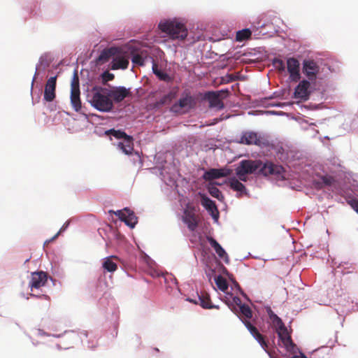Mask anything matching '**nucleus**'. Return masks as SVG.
Here are the masks:
<instances>
[{"label":"nucleus","mask_w":358,"mask_h":358,"mask_svg":"<svg viewBox=\"0 0 358 358\" xmlns=\"http://www.w3.org/2000/svg\"><path fill=\"white\" fill-rule=\"evenodd\" d=\"M129 66V59L124 57L115 56L111 62V69H126Z\"/></svg>","instance_id":"4be33fe9"},{"label":"nucleus","mask_w":358,"mask_h":358,"mask_svg":"<svg viewBox=\"0 0 358 358\" xmlns=\"http://www.w3.org/2000/svg\"><path fill=\"white\" fill-rule=\"evenodd\" d=\"M229 187L233 190L236 191L238 192H241V193H243L246 190L245 185L235 178H231L230 180Z\"/></svg>","instance_id":"cd10ccee"},{"label":"nucleus","mask_w":358,"mask_h":358,"mask_svg":"<svg viewBox=\"0 0 358 358\" xmlns=\"http://www.w3.org/2000/svg\"><path fill=\"white\" fill-rule=\"evenodd\" d=\"M287 69L292 81L296 82L300 79V64L296 58L290 57L287 59Z\"/></svg>","instance_id":"1a4fd4ad"},{"label":"nucleus","mask_w":358,"mask_h":358,"mask_svg":"<svg viewBox=\"0 0 358 358\" xmlns=\"http://www.w3.org/2000/svg\"><path fill=\"white\" fill-rule=\"evenodd\" d=\"M303 72L309 79H314L319 72V66L313 60H304Z\"/></svg>","instance_id":"dca6fc26"},{"label":"nucleus","mask_w":358,"mask_h":358,"mask_svg":"<svg viewBox=\"0 0 358 358\" xmlns=\"http://www.w3.org/2000/svg\"><path fill=\"white\" fill-rule=\"evenodd\" d=\"M243 324L247 327V329L249 330L250 334L255 338V339L259 342V343L261 345L262 348L266 351V349L268 348V345L266 341L264 339V337L262 334H261L257 329L253 326L250 321L247 320H243Z\"/></svg>","instance_id":"2eb2a0df"},{"label":"nucleus","mask_w":358,"mask_h":358,"mask_svg":"<svg viewBox=\"0 0 358 358\" xmlns=\"http://www.w3.org/2000/svg\"><path fill=\"white\" fill-rule=\"evenodd\" d=\"M106 134L112 135L117 139L124 138V140L130 136L127 135L124 131L120 130H115L114 129L106 131Z\"/></svg>","instance_id":"7c9ffc66"},{"label":"nucleus","mask_w":358,"mask_h":358,"mask_svg":"<svg viewBox=\"0 0 358 358\" xmlns=\"http://www.w3.org/2000/svg\"><path fill=\"white\" fill-rule=\"evenodd\" d=\"M321 180L325 186H331L335 182L334 178L330 176H322Z\"/></svg>","instance_id":"4c0bfd02"},{"label":"nucleus","mask_w":358,"mask_h":358,"mask_svg":"<svg viewBox=\"0 0 358 358\" xmlns=\"http://www.w3.org/2000/svg\"><path fill=\"white\" fill-rule=\"evenodd\" d=\"M103 78L106 80H113L115 78L114 75L108 72H105L103 74Z\"/></svg>","instance_id":"a19ab883"},{"label":"nucleus","mask_w":358,"mask_h":358,"mask_svg":"<svg viewBox=\"0 0 358 358\" xmlns=\"http://www.w3.org/2000/svg\"><path fill=\"white\" fill-rule=\"evenodd\" d=\"M118 148L126 155H131L134 150L133 138L130 136L124 142H120Z\"/></svg>","instance_id":"5701e85b"},{"label":"nucleus","mask_w":358,"mask_h":358,"mask_svg":"<svg viewBox=\"0 0 358 358\" xmlns=\"http://www.w3.org/2000/svg\"><path fill=\"white\" fill-rule=\"evenodd\" d=\"M209 193L212 196L217 198L218 199L223 197L222 192L220 191L218 188L215 187H210L209 189Z\"/></svg>","instance_id":"e433bc0d"},{"label":"nucleus","mask_w":358,"mask_h":358,"mask_svg":"<svg viewBox=\"0 0 358 358\" xmlns=\"http://www.w3.org/2000/svg\"><path fill=\"white\" fill-rule=\"evenodd\" d=\"M119 52V49L115 47H112L103 50L98 57L99 61L106 62L111 57L115 56Z\"/></svg>","instance_id":"b1692460"},{"label":"nucleus","mask_w":358,"mask_h":358,"mask_svg":"<svg viewBox=\"0 0 358 358\" xmlns=\"http://www.w3.org/2000/svg\"><path fill=\"white\" fill-rule=\"evenodd\" d=\"M57 76L50 77L45 86L44 99L46 101H52L55 98Z\"/></svg>","instance_id":"ddd939ff"},{"label":"nucleus","mask_w":358,"mask_h":358,"mask_svg":"<svg viewBox=\"0 0 358 358\" xmlns=\"http://www.w3.org/2000/svg\"><path fill=\"white\" fill-rule=\"evenodd\" d=\"M80 94V89L71 90V102L76 111H78L81 108Z\"/></svg>","instance_id":"393cba45"},{"label":"nucleus","mask_w":358,"mask_h":358,"mask_svg":"<svg viewBox=\"0 0 358 358\" xmlns=\"http://www.w3.org/2000/svg\"><path fill=\"white\" fill-rule=\"evenodd\" d=\"M159 29L166 33L173 39L184 40L187 36L185 26L176 20H166L159 24Z\"/></svg>","instance_id":"f257e3e1"},{"label":"nucleus","mask_w":358,"mask_h":358,"mask_svg":"<svg viewBox=\"0 0 358 358\" xmlns=\"http://www.w3.org/2000/svg\"><path fill=\"white\" fill-rule=\"evenodd\" d=\"M207 241L210 246L215 250L217 255L224 261L228 262V255L219 243L211 236L207 237Z\"/></svg>","instance_id":"aec40b11"},{"label":"nucleus","mask_w":358,"mask_h":358,"mask_svg":"<svg viewBox=\"0 0 358 358\" xmlns=\"http://www.w3.org/2000/svg\"><path fill=\"white\" fill-rule=\"evenodd\" d=\"M215 283L217 287L222 292H225L228 289V283L222 276H218L215 279Z\"/></svg>","instance_id":"473e14b6"},{"label":"nucleus","mask_w":358,"mask_h":358,"mask_svg":"<svg viewBox=\"0 0 358 358\" xmlns=\"http://www.w3.org/2000/svg\"><path fill=\"white\" fill-rule=\"evenodd\" d=\"M260 165V160H242L236 169V174L239 180L246 181V176L257 173Z\"/></svg>","instance_id":"7ed1b4c3"},{"label":"nucleus","mask_w":358,"mask_h":358,"mask_svg":"<svg viewBox=\"0 0 358 358\" xmlns=\"http://www.w3.org/2000/svg\"><path fill=\"white\" fill-rule=\"evenodd\" d=\"M194 105V99L192 96L186 94L185 96L180 98V99L171 106V111L175 113H180L182 110L191 109Z\"/></svg>","instance_id":"423d86ee"},{"label":"nucleus","mask_w":358,"mask_h":358,"mask_svg":"<svg viewBox=\"0 0 358 358\" xmlns=\"http://www.w3.org/2000/svg\"><path fill=\"white\" fill-rule=\"evenodd\" d=\"M131 95V92L130 90L122 86L114 87L108 92V96L113 99L115 103H120L126 97L130 96Z\"/></svg>","instance_id":"9b49d317"},{"label":"nucleus","mask_w":358,"mask_h":358,"mask_svg":"<svg viewBox=\"0 0 358 358\" xmlns=\"http://www.w3.org/2000/svg\"><path fill=\"white\" fill-rule=\"evenodd\" d=\"M101 92H95L92 99V104L97 110L103 112H109L113 108V101L108 96L105 94L106 89H100Z\"/></svg>","instance_id":"f03ea898"},{"label":"nucleus","mask_w":358,"mask_h":358,"mask_svg":"<svg viewBox=\"0 0 358 358\" xmlns=\"http://www.w3.org/2000/svg\"><path fill=\"white\" fill-rule=\"evenodd\" d=\"M118 260L119 259L117 256L112 255L108 257L103 259L102 266L108 272H115L117 269V262Z\"/></svg>","instance_id":"412c9836"},{"label":"nucleus","mask_w":358,"mask_h":358,"mask_svg":"<svg viewBox=\"0 0 358 358\" xmlns=\"http://www.w3.org/2000/svg\"><path fill=\"white\" fill-rule=\"evenodd\" d=\"M229 174V170L223 169H210L204 173L203 178L206 181H210L220 178L226 177Z\"/></svg>","instance_id":"f3484780"},{"label":"nucleus","mask_w":358,"mask_h":358,"mask_svg":"<svg viewBox=\"0 0 358 358\" xmlns=\"http://www.w3.org/2000/svg\"><path fill=\"white\" fill-rule=\"evenodd\" d=\"M292 358H307V357L303 353H301L300 355H294Z\"/></svg>","instance_id":"c03bdc74"},{"label":"nucleus","mask_w":358,"mask_h":358,"mask_svg":"<svg viewBox=\"0 0 358 358\" xmlns=\"http://www.w3.org/2000/svg\"><path fill=\"white\" fill-rule=\"evenodd\" d=\"M240 312L241 315L245 317V320H248L252 317V310L247 304H243L240 306Z\"/></svg>","instance_id":"2f4dec72"},{"label":"nucleus","mask_w":358,"mask_h":358,"mask_svg":"<svg viewBox=\"0 0 358 358\" xmlns=\"http://www.w3.org/2000/svg\"><path fill=\"white\" fill-rule=\"evenodd\" d=\"M347 202L352 207V208L358 214V199H350L348 200Z\"/></svg>","instance_id":"ea45409f"},{"label":"nucleus","mask_w":358,"mask_h":358,"mask_svg":"<svg viewBox=\"0 0 358 358\" xmlns=\"http://www.w3.org/2000/svg\"><path fill=\"white\" fill-rule=\"evenodd\" d=\"M45 298H48V301L46 302L45 305V310H48L50 306V303L49 301V298L48 296H45Z\"/></svg>","instance_id":"a18cd8bd"},{"label":"nucleus","mask_w":358,"mask_h":358,"mask_svg":"<svg viewBox=\"0 0 358 358\" xmlns=\"http://www.w3.org/2000/svg\"><path fill=\"white\" fill-rule=\"evenodd\" d=\"M267 313L274 327L276 328L283 327L282 320L270 308L267 310Z\"/></svg>","instance_id":"c85d7f7f"},{"label":"nucleus","mask_w":358,"mask_h":358,"mask_svg":"<svg viewBox=\"0 0 358 358\" xmlns=\"http://www.w3.org/2000/svg\"><path fill=\"white\" fill-rule=\"evenodd\" d=\"M252 34L249 29H244L236 32V40L241 42L250 38Z\"/></svg>","instance_id":"c756f323"},{"label":"nucleus","mask_w":358,"mask_h":358,"mask_svg":"<svg viewBox=\"0 0 358 358\" xmlns=\"http://www.w3.org/2000/svg\"><path fill=\"white\" fill-rule=\"evenodd\" d=\"M227 93L223 90L217 92H208L205 94V98L209 102L210 108H215L217 110H222L224 108V104L222 99L226 96H223Z\"/></svg>","instance_id":"39448f33"},{"label":"nucleus","mask_w":358,"mask_h":358,"mask_svg":"<svg viewBox=\"0 0 358 358\" xmlns=\"http://www.w3.org/2000/svg\"><path fill=\"white\" fill-rule=\"evenodd\" d=\"M131 62L138 66H144V58L139 54L133 55Z\"/></svg>","instance_id":"f704fd0d"},{"label":"nucleus","mask_w":358,"mask_h":358,"mask_svg":"<svg viewBox=\"0 0 358 358\" xmlns=\"http://www.w3.org/2000/svg\"><path fill=\"white\" fill-rule=\"evenodd\" d=\"M233 300H234V302L236 304H237L238 306H240L241 305H243V304L241 303V299H240L239 297H238V296H235V297H234Z\"/></svg>","instance_id":"79ce46f5"},{"label":"nucleus","mask_w":358,"mask_h":358,"mask_svg":"<svg viewBox=\"0 0 358 358\" xmlns=\"http://www.w3.org/2000/svg\"><path fill=\"white\" fill-rule=\"evenodd\" d=\"M283 171L284 169L282 166L275 165L271 162L263 164L262 162H261V165L257 170V173L265 176L269 175L280 176Z\"/></svg>","instance_id":"0eeeda50"},{"label":"nucleus","mask_w":358,"mask_h":358,"mask_svg":"<svg viewBox=\"0 0 358 358\" xmlns=\"http://www.w3.org/2000/svg\"><path fill=\"white\" fill-rule=\"evenodd\" d=\"M79 79L77 73H74L73 80L71 81V90H79Z\"/></svg>","instance_id":"58836bf2"},{"label":"nucleus","mask_w":358,"mask_h":358,"mask_svg":"<svg viewBox=\"0 0 358 358\" xmlns=\"http://www.w3.org/2000/svg\"><path fill=\"white\" fill-rule=\"evenodd\" d=\"M308 358V357H307Z\"/></svg>","instance_id":"49530a36"},{"label":"nucleus","mask_w":358,"mask_h":358,"mask_svg":"<svg viewBox=\"0 0 358 358\" xmlns=\"http://www.w3.org/2000/svg\"><path fill=\"white\" fill-rule=\"evenodd\" d=\"M115 214L121 221H123L131 228H134L138 222L137 217L134 213L128 208H124L123 210H117Z\"/></svg>","instance_id":"6e6552de"},{"label":"nucleus","mask_w":358,"mask_h":358,"mask_svg":"<svg viewBox=\"0 0 358 358\" xmlns=\"http://www.w3.org/2000/svg\"><path fill=\"white\" fill-rule=\"evenodd\" d=\"M278 335L288 351H293L296 345L293 343L291 336L285 325L276 328Z\"/></svg>","instance_id":"f8f14e48"},{"label":"nucleus","mask_w":358,"mask_h":358,"mask_svg":"<svg viewBox=\"0 0 358 358\" xmlns=\"http://www.w3.org/2000/svg\"><path fill=\"white\" fill-rule=\"evenodd\" d=\"M240 142L246 145H259L261 141L257 133L248 131L243 134Z\"/></svg>","instance_id":"6ab92c4d"},{"label":"nucleus","mask_w":358,"mask_h":358,"mask_svg":"<svg viewBox=\"0 0 358 358\" xmlns=\"http://www.w3.org/2000/svg\"><path fill=\"white\" fill-rule=\"evenodd\" d=\"M60 231L57 232L51 239L45 241V243H50L51 241H52L53 240H55V238H57L59 234Z\"/></svg>","instance_id":"37998d69"},{"label":"nucleus","mask_w":358,"mask_h":358,"mask_svg":"<svg viewBox=\"0 0 358 358\" xmlns=\"http://www.w3.org/2000/svg\"><path fill=\"white\" fill-rule=\"evenodd\" d=\"M48 280V275L44 271L33 272L31 279L29 282V287L33 289H39L44 286Z\"/></svg>","instance_id":"9d476101"},{"label":"nucleus","mask_w":358,"mask_h":358,"mask_svg":"<svg viewBox=\"0 0 358 358\" xmlns=\"http://www.w3.org/2000/svg\"><path fill=\"white\" fill-rule=\"evenodd\" d=\"M172 95L171 94H168L164 96H163L161 99H159L158 101H157L155 103V106L160 107L162 106L166 105L171 101Z\"/></svg>","instance_id":"72a5a7b5"},{"label":"nucleus","mask_w":358,"mask_h":358,"mask_svg":"<svg viewBox=\"0 0 358 358\" xmlns=\"http://www.w3.org/2000/svg\"><path fill=\"white\" fill-rule=\"evenodd\" d=\"M152 71L154 74L156 75L157 77L160 80L165 81L167 83L171 82L172 80V78L169 75L159 69L158 64L154 60L152 62Z\"/></svg>","instance_id":"a878e982"},{"label":"nucleus","mask_w":358,"mask_h":358,"mask_svg":"<svg viewBox=\"0 0 358 358\" xmlns=\"http://www.w3.org/2000/svg\"><path fill=\"white\" fill-rule=\"evenodd\" d=\"M273 66L278 69L279 71H284L285 70V66L284 62L280 59H275L273 60Z\"/></svg>","instance_id":"c9c22d12"},{"label":"nucleus","mask_w":358,"mask_h":358,"mask_svg":"<svg viewBox=\"0 0 358 358\" xmlns=\"http://www.w3.org/2000/svg\"><path fill=\"white\" fill-rule=\"evenodd\" d=\"M199 300L200 305L204 308H217V307L212 305L209 294L205 292H201Z\"/></svg>","instance_id":"bb28decb"},{"label":"nucleus","mask_w":358,"mask_h":358,"mask_svg":"<svg viewBox=\"0 0 358 358\" xmlns=\"http://www.w3.org/2000/svg\"><path fill=\"white\" fill-rule=\"evenodd\" d=\"M310 84L308 80H303L301 81L295 88L294 97L296 99L307 100L310 95Z\"/></svg>","instance_id":"4468645a"},{"label":"nucleus","mask_w":358,"mask_h":358,"mask_svg":"<svg viewBox=\"0 0 358 358\" xmlns=\"http://www.w3.org/2000/svg\"><path fill=\"white\" fill-rule=\"evenodd\" d=\"M201 205L210 213V215L215 218L218 219V210L215 202L205 194L201 195Z\"/></svg>","instance_id":"a211bd4d"},{"label":"nucleus","mask_w":358,"mask_h":358,"mask_svg":"<svg viewBox=\"0 0 358 358\" xmlns=\"http://www.w3.org/2000/svg\"><path fill=\"white\" fill-rule=\"evenodd\" d=\"M182 220L187 225L190 231H194L200 222L199 215L196 213V208L193 206L187 205L184 210Z\"/></svg>","instance_id":"20e7f679"}]
</instances>
